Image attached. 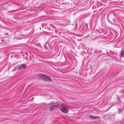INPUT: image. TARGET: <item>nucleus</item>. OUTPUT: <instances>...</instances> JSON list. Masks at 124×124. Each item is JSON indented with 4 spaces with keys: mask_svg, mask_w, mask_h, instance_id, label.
<instances>
[{
    "mask_svg": "<svg viewBox=\"0 0 124 124\" xmlns=\"http://www.w3.org/2000/svg\"><path fill=\"white\" fill-rule=\"evenodd\" d=\"M122 111V109H118V112H119V113H120Z\"/></svg>",
    "mask_w": 124,
    "mask_h": 124,
    "instance_id": "0eeeda50",
    "label": "nucleus"
},
{
    "mask_svg": "<svg viewBox=\"0 0 124 124\" xmlns=\"http://www.w3.org/2000/svg\"><path fill=\"white\" fill-rule=\"evenodd\" d=\"M26 67V64H23L22 65L19 67V69L20 70H21L23 69L24 68Z\"/></svg>",
    "mask_w": 124,
    "mask_h": 124,
    "instance_id": "20e7f679",
    "label": "nucleus"
},
{
    "mask_svg": "<svg viewBox=\"0 0 124 124\" xmlns=\"http://www.w3.org/2000/svg\"><path fill=\"white\" fill-rule=\"evenodd\" d=\"M121 56L123 57H124V51H122L121 52Z\"/></svg>",
    "mask_w": 124,
    "mask_h": 124,
    "instance_id": "423d86ee",
    "label": "nucleus"
},
{
    "mask_svg": "<svg viewBox=\"0 0 124 124\" xmlns=\"http://www.w3.org/2000/svg\"><path fill=\"white\" fill-rule=\"evenodd\" d=\"M52 103H50V104H52Z\"/></svg>",
    "mask_w": 124,
    "mask_h": 124,
    "instance_id": "9d476101",
    "label": "nucleus"
},
{
    "mask_svg": "<svg viewBox=\"0 0 124 124\" xmlns=\"http://www.w3.org/2000/svg\"><path fill=\"white\" fill-rule=\"evenodd\" d=\"M39 76L42 78L46 81H50L51 80V79L50 77L42 74H39Z\"/></svg>",
    "mask_w": 124,
    "mask_h": 124,
    "instance_id": "f03ea898",
    "label": "nucleus"
},
{
    "mask_svg": "<svg viewBox=\"0 0 124 124\" xmlns=\"http://www.w3.org/2000/svg\"><path fill=\"white\" fill-rule=\"evenodd\" d=\"M100 118V117L99 116H94V119H98Z\"/></svg>",
    "mask_w": 124,
    "mask_h": 124,
    "instance_id": "1a4fd4ad",
    "label": "nucleus"
},
{
    "mask_svg": "<svg viewBox=\"0 0 124 124\" xmlns=\"http://www.w3.org/2000/svg\"><path fill=\"white\" fill-rule=\"evenodd\" d=\"M52 106L50 108V110L52 111L54 110V109H55L58 106L56 105H52Z\"/></svg>",
    "mask_w": 124,
    "mask_h": 124,
    "instance_id": "7ed1b4c3",
    "label": "nucleus"
},
{
    "mask_svg": "<svg viewBox=\"0 0 124 124\" xmlns=\"http://www.w3.org/2000/svg\"><path fill=\"white\" fill-rule=\"evenodd\" d=\"M115 116V115L114 114H111L110 115V116L111 117H110V118L112 119L113 118H114Z\"/></svg>",
    "mask_w": 124,
    "mask_h": 124,
    "instance_id": "39448f33",
    "label": "nucleus"
},
{
    "mask_svg": "<svg viewBox=\"0 0 124 124\" xmlns=\"http://www.w3.org/2000/svg\"><path fill=\"white\" fill-rule=\"evenodd\" d=\"M94 116L92 115H90L89 116V117L92 119H94Z\"/></svg>",
    "mask_w": 124,
    "mask_h": 124,
    "instance_id": "6e6552de",
    "label": "nucleus"
},
{
    "mask_svg": "<svg viewBox=\"0 0 124 124\" xmlns=\"http://www.w3.org/2000/svg\"><path fill=\"white\" fill-rule=\"evenodd\" d=\"M61 110L62 112L66 113H67L68 111V108L63 104L61 105Z\"/></svg>",
    "mask_w": 124,
    "mask_h": 124,
    "instance_id": "f257e3e1",
    "label": "nucleus"
}]
</instances>
